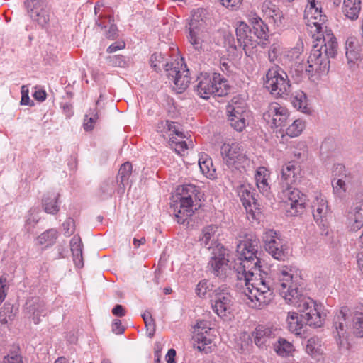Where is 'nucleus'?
Here are the masks:
<instances>
[{
	"label": "nucleus",
	"mask_w": 363,
	"mask_h": 363,
	"mask_svg": "<svg viewBox=\"0 0 363 363\" xmlns=\"http://www.w3.org/2000/svg\"><path fill=\"white\" fill-rule=\"evenodd\" d=\"M350 220L352 230H358L363 225V193L357 194L356 196L355 206L350 213Z\"/></svg>",
	"instance_id": "4be33fe9"
},
{
	"label": "nucleus",
	"mask_w": 363,
	"mask_h": 363,
	"mask_svg": "<svg viewBox=\"0 0 363 363\" xmlns=\"http://www.w3.org/2000/svg\"><path fill=\"white\" fill-rule=\"evenodd\" d=\"M62 230L66 236L71 235L74 231V221L72 218H68L62 223Z\"/></svg>",
	"instance_id": "603ef678"
},
{
	"label": "nucleus",
	"mask_w": 363,
	"mask_h": 363,
	"mask_svg": "<svg viewBox=\"0 0 363 363\" xmlns=\"http://www.w3.org/2000/svg\"><path fill=\"white\" fill-rule=\"evenodd\" d=\"M299 166L294 162L285 164L281 169V188L293 186L298 178Z\"/></svg>",
	"instance_id": "412c9836"
},
{
	"label": "nucleus",
	"mask_w": 363,
	"mask_h": 363,
	"mask_svg": "<svg viewBox=\"0 0 363 363\" xmlns=\"http://www.w3.org/2000/svg\"><path fill=\"white\" fill-rule=\"evenodd\" d=\"M131 173L132 164L128 162L123 164L118 170L117 177L118 182H120V184L124 187L128 184Z\"/></svg>",
	"instance_id": "a19ab883"
},
{
	"label": "nucleus",
	"mask_w": 363,
	"mask_h": 363,
	"mask_svg": "<svg viewBox=\"0 0 363 363\" xmlns=\"http://www.w3.org/2000/svg\"><path fill=\"white\" fill-rule=\"evenodd\" d=\"M58 237V232L56 229H49L37 238L38 244L49 247L52 245Z\"/></svg>",
	"instance_id": "4c0bfd02"
},
{
	"label": "nucleus",
	"mask_w": 363,
	"mask_h": 363,
	"mask_svg": "<svg viewBox=\"0 0 363 363\" xmlns=\"http://www.w3.org/2000/svg\"><path fill=\"white\" fill-rule=\"evenodd\" d=\"M334 178L332 180V186L334 194L342 198L345 194L354 190L359 186L358 177L347 169L342 164H337L334 170Z\"/></svg>",
	"instance_id": "6e6552de"
},
{
	"label": "nucleus",
	"mask_w": 363,
	"mask_h": 363,
	"mask_svg": "<svg viewBox=\"0 0 363 363\" xmlns=\"http://www.w3.org/2000/svg\"><path fill=\"white\" fill-rule=\"evenodd\" d=\"M336 54V47H313L308 58L306 72L311 75L327 73L330 68L329 58L335 57Z\"/></svg>",
	"instance_id": "1a4fd4ad"
},
{
	"label": "nucleus",
	"mask_w": 363,
	"mask_h": 363,
	"mask_svg": "<svg viewBox=\"0 0 363 363\" xmlns=\"http://www.w3.org/2000/svg\"><path fill=\"white\" fill-rule=\"evenodd\" d=\"M197 332L211 333V323L209 321L205 320H198L197 324Z\"/></svg>",
	"instance_id": "bf43d9fd"
},
{
	"label": "nucleus",
	"mask_w": 363,
	"mask_h": 363,
	"mask_svg": "<svg viewBox=\"0 0 363 363\" xmlns=\"http://www.w3.org/2000/svg\"><path fill=\"white\" fill-rule=\"evenodd\" d=\"M46 92L45 90L39 89L35 90L33 94V97L38 101H43L46 99Z\"/></svg>",
	"instance_id": "338daca9"
},
{
	"label": "nucleus",
	"mask_w": 363,
	"mask_h": 363,
	"mask_svg": "<svg viewBox=\"0 0 363 363\" xmlns=\"http://www.w3.org/2000/svg\"><path fill=\"white\" fill-rule=\"evenodd\" d=\"M229 262L228 250L223 245H217L211 252L207 270L214 277L225 281L232 273Z\"/></svg>",
	"instance_id": "9d476101"
},
{
	"label": "nucleus",
	"mask_w": 363,
	"mask_h": 363,
	"mask_svg": "<svg viewBox=\"0 0 363 363\" xmlns=\"http://www.w3.org/2000/svg\"><path fill=\"white\" fill-rule=\"evenodd\" d=\"M259 240L252 235H247L237 244L238 258L235 260L234 269L237 279L244 284V301L252 308L260 309L272 301V289H283L284 281H296L298 269L282 266L269 273L262 269L261 259L257 256Z\"/></svg>",
	"instance_id": "f257e3e1"
},
{
	"label": "nucleus",
	"mask_w": 363,
	"mask_h": 363,
	"mask_svg": "<svg viewBox=\"0 0 363 363\" xmlns=\"http://www.w3.org/2000/svg\"><path fill=\"white\" fill-rule=\"evenodd\" d=\"M359 48L360 47H346V57L350 67L361 59Z\"/></svg>",
	"instance_id": "79ce46f5"
},
{
	"label": "nucleus",
	"mask_w": 363,
	"mask_h": 363,
	"mask_svg": "<svg viewBox=\"0 0 363 363\" xmlns=\"http://www.w3.org/2000/svg\"><path fill=\"white\" fill-rule=\"evenodd\" d=\"M112 313L118 317H123L125 315V309L123 306L117 304L112 309Z\"/></svg>",
	"instance_id": "69168bd1"
},
{
	"label": "nucleus",
	"mask_w": 363,
	"mask_h": 363,
	"mask_svg": "<svg viewBox=\"0 0 363 363\" xmlns=\"http://www.w3.org/2000/svg\"><path fill=\"white\" fill-rule=\"evenodd\" d=\"M58 194H48L43 199V207L47 213L56 214L60 207L58 205Z\"/></svg>",
	"instance_id": "7c9ffc66"
},
{
	"label": "nucleus",
	"mask_w": 363,
	"mask_h": 363,
	"mask_svg": "<svg viewBox=\"0 0 363 363\" xmlns=\"http://www.w3.org/2000/svg\"><path fill=\"white\" fill-rule=\"evenodd\" d=\"M293 106L303 113H310L306 94L302 91H296L291 97Z\"/></svg>",
	"instance_id": "c756f323"
},
{
	"label": "nucleus",
	"mask_w": 363,
	"mask_h": 363,
	"mask_svg": "<svg viewBox=\"0 0 363 363\" xmlns=\"http://www.w3.org/2000/svg\"><path fill=\"white\" fill-rule=\"evenodd\" d=\"M200 191L193 184H185L177 188L175 199L179 201V208L174 209L175 216L179 223L184 222L194 213V203L200 200Z\"/></svg>",
	"instance_id": "39448f33"
},
{
	"label": "nucleus",
	"mask_w": 363,
	"mask_h": 363,
	"mask_svg": "<svg viewBox=\"0 0 363 363\" xmlns=\"http://www.w3.org/2000/svg\"><path fill=\"white\" fill-rule=\"evenodd\" d=\"M220 153L224 163L232 172L241 171L249 163L242 147L236 142L223 143L220 147Z\"/></svg>",
	"instance_id": "f8f14e48"
},
{
	"label": "nucleus",
	"mask_w": 363,
	"mask_h": 363,
	"mask_svg": "<svg viewBox=\"0 0 363 363\" xmlns=\"http://www.w3.org/2000/svg\"><path fill=\"white\" fill-rule=\"evenodd\" d=\"M6 278L1 277L0 278V304L4 301L6 296Z\"/></svg>",
	"instance_id": "680f3d73"
},
{
	"label": "nucleus",
	"mask_w": 363,
	"mask_h": 363,
	"mask_svg": "<svg viewBox=\"0 0 363 363\" xmlns=\"http://www.w3.org/2000/svg\"><path fill=\"white\" fill-rule=\"evenodd\" d=\"M298 277L296 281L292 280L284 281L286 285L283 289H272V298L274 291L285 299L287 303L297 308L299 315L296 313H289L286 322L289 330L296 334H301L304 324L314 328L323 325V318L320 313L321 306L318 305L312 298L300 294L298 286L300 285L301 276L298 269Z\"/></svg>",
	"instance_id": "f03ea898"
},
{
	"label": "nucleus",
	"mask_w": 363,
	"mask_h": 363,
	"mask_svg": "<svg viewBox=\"0 0 363 363\" xmlns=\"http://www.w3.org/2000/svg\"><path fill=\"white\" fill-rule=\"evenodd\" d=\"M233 298L228 289L219 288L214 291L211 300L213 311L225 320H230L232 315Z\"/></svg>",
	"instance_id": "4468645a"
},
{
	"label": "nucleus",
	"mask_w": 363,
	"mask_h": 363,
	"mask_svg": "<svg viewBox=\"0 0 363 363\" xmlns=\"http://www.w3.org/2000/svg\"><path fill=\"white\" fill-rule=\"evenodd\" d=\"M101 4L99 2L96 3L94 6V14L96 16L95 18V25L96 27L102 29H106L107 27L113 23V18L111 15L99 14Z\"/></svg>",
	"instance_id": "72a5a7b5"
},
{
	"label": "nucleus",
	"mask_w": 363,
	"mask_h": 363,
	"mask_svg": "<svg viewBox=\"0 0 363 363\" xmlns=\"http://www.w3.org/2000/svg\"><path fill=\"white\" fill-rule=\"evenodd\" d=\"M214 335L211 333L197 332L194 337V347L199 351L208 353L211 351Z\"/></svg>",
	"instance_id": "393cba45"
},
{
	"label": "nucleus",
	"mask_w": 363,
	"mask_h": 363,
	"mask_svg": "<svg viewBox=\"0 0 363 363\" xmlns=\"http://www.w3.org/2000/svg\"><path fill=\"white\" fill-rule=\"evenodd\" d=\"M264 86L276 97L284 98L291 92V86L287 74L278 67H272L268 69Z\"/></svg>",
	"instance_id": "0eeeda50"
},
{
	"label": "nucleus",
	"mask_w": 363,
	"mask_h": 363,
	"mask_svg": "<svg viewBox=\"0 0 363 363\" xmlns=\"http://www.w3.org/2000/svg\"><path fill=\"white\" fill-rule=\"evenodd\" d=\"M312 211L315 222L324 225V222L330 213V208L328 201L322 195L315 197L312 204Z\"/></svg>",
	"instance_id": "6ab92c4d"
},
{
	"label": "nucleus",
	"mask_w": 363,
	"mask_h": 363,
	"mask_svg": "<svg viewBox=\"0 0 363 363\" xmlns=\"http://www.w3.org/2000/svg\"><path fill=\"white\" fill-rule=\"evenodd\" d=\"M99 120V111L96 107L89 108L86 113L83 122V128L86 131H91L94 129L95 124Z\"/></svg>",
	"instance_id": "e433bc0d"
},
{
	"label": "nucleus",
	"mask_w": 363,
	"mask_h": 363,
	"mask_svg": "<svg viewBox=\"0 0 363 363\" xmlns=\"http://www.w3.org/2000/svg\"><path fill=\"white\" fill-rule=\"evenodd\" d=\"M269 177V171L264 167H259L255 174L257 186L259 191L265 196L269 194L270 190V187L268 184Z\"/></svg>",
	"instance_id": "c85d7f7f"
},
{
	"label": "nucleus",
	"mask_w": 363,
	"mask_h": 363,
	"mask_svg": "<svg viewBox=\"0 0 363 363\" xmlns=\"http://www.w3.org/2000/svg\"><path fill=\"white\" fill-rule=\"evenodd\" d=\"M199 165L202 173L207 177H213L214 176L215 169L213 168L212 160L207 155L200 156Z\"/></svg>",
	"instance_id": "ea45409f"
},
{
	"label": "nucleus",
	"mask_w": 363,
	"mask_h": 363,
	"mask_svg": "<svg viewBox=\"0 0 363 363\" xmlns=\"http://www.w3.org/2000/svg\"><path fill=\"white\" fill-rule=\"evenodd\" d=\"M218 227L215 225H210L202 230L201 236L199 238L201 245L211 252L217 245H222L218 242Z\"/></svg>",
	"instance_id": "aec40b11"
},
{
	"label": "nucleus",
	"mask_w": 363,
	"mask_h": 363,
	"mask_svg": "<svg viewBox=\"0 0 363 363\" xmlns=\"http://www.w3.org/2000/svg\"><path fill=\"white\" fill-rule=\"evenodd\" d=\"M163 124L167 125L166 134H168L170 138L174 137V135H176L183 139L185 137L184 133L179 130L174 122L164 121Z\"/></svg>",
	"instance_id": "de8ad7c7"
},
{
	"label": "nucleus",
	"mask_w": 363,
	"mask_h": 363,
	"mask_svg": "<svg viewBox=\"0 0 363 363\" xmlns=\"http://www.w3.org/2000/svg\"><path fill=\"white\" fill-rule=\"evenodd\" d=\"M308 6L304 11V18L310 33L318 30L327 21V16L322 13L321 9L316 6L315 0H307Z\"/></svg>",
	"instance_id": "dca6fc26"
},
{
	"label": "nucleus",
	"mask_w": 363,
	"mask_h": 363,
	"mask_svg": "<svg viewBox=\"0 0 363 363\" xmlns=\"http://www.w3.org/2000/svg\"><path fill=\"white\" fill-rule=\"evenodd\" d=\"M274 350L278 355L286 357L291 355L294 347L291 342L284 338L280 337L277 342L274 344Z\"/></svg>",
	"instance_id": "f704fd0d"
},
{
	"label": "nucleus",
	"mask_w": 363,
	"mask_h": 363,
	"mask_svg": "<svg viewBox=\"0 0 363 363\" xmlns=\"http://www.w3.org/2000/svg\"><path fill=\"white\" fill-rule=\"evenodd\" d=\"M209 285L207 281H201L196 286V293L199 297H204L208 291Z\"/></svg>",
	"instance_id": "4d7b16f0"
},
{
	"label": "nucleus",
	"mask_w": 363,
	"mask_h": 363,
	"mask_svg": "<svg viewBox=\"0 0 363 363\" xmlns=\"http://www.w3.org/2000/svg\"><path fill=\"white\" fill-rule=\"evenodd\" d=\"M262 11L264 15L269 18V20L279 26L281 24L283 18L282 12L279 8L273 4L271 1H265L262 5Z\"/></svg>",
	"instance_id": "a878e982"
},
{
	"label": "nucleus",
	"mask_w": 363,
	"mask_h": 363,
	"mask_svg": "<svg viewBox=\"0 0 363 363\" xmlns=\"http://www.w3.org/2000/svg\"><path fill=\"white\" fill-rule=\"evenodd\" d=\"M238 194L247 211L250 213L252 212V208L259 209V204L255 199V195L250 191V186L241 185L238 189Z\"/></svg>",
	"instance_id": "b1692460"
},
{
	"label": "nucleus",
	"mask_w": 363,
	"mask_h": 363,
	"mask_svg": "<svg viewBox=\"0 0 363 363\" xmlns=\"http://www.w3.org/2000/svg\"><path fill=\"white\" fill-rule=\"evenodd\" d=\"M228 120L232 128L238 132L242 131L246 127V117L247 114H236L233 113H226Z\"/></svg>",
	"instance_id": "c9c22d12"
},
{
	"label": "nucleus",
	"mask_w": 363,
	"mask_h": 363,
	"mask_svg": "<svg viewBox=\"0 0 363 363\" xmlns=\"http://www.w3.org/2000/svg\"><path fill=\"white\" fill-rule=\"evenodd\" d=\"M361 0H344L342 12L347 18L357 20L361 11Z\"/></svg>",
	"instance_id": "bb28decb"
},
{
	"label": "nucleus",
	"mask_w": 363,
	"mask_h": 363,
	"mask_svg": "<svg viewBox=\"0 0 363 363\" xmlns=\"http://www.w3.org/2000/svg\"><path fill=\"white\" fill-rule=\"evenodd\" d=\"M26 313L34 324L40 323V317H45L48 308L45 302L38 297H32L26 303Z\"/></svg>",
	"instance_id": "a211bd4d"
},
{
	"label": "nucleus",
	"mask_w": 363,
	"mask_h": 363,
	"mask_svg": "<svg viewBox=\"0 0 363 363\" xmlns=\"http://www.w3.org/2000/svg\"><path fill=\"white\" fill-rule=\"evenodd\" d=\"M169 144L171 148L180 155H182L188 149V145L185 141L178 140L175 137L169 138Z\"/></svg>",
	"instance_id": "c03bdc74"
},
{
	"label": "nucleus",
	"mask_w": 363,
	"mask_h": 363,
	"mask_svg": "<svg viewBox=\"0 0 363 363\" xmlns=\"http://www.w3.org/2000/svg\"><path fill=\"white\" fill-rule=\"evenodd\" d=\"M255 345L260 349H266L269 345L270 340L274 337L272 329L259 325L252 333Z\"/></svg>",
	"instance_id": "5701e85b"
},
{
	"label": "nucleus",
	"mask_w": 363,
	"mask_h": 363,
	"mask_svg": "<svg viewBox=\"0 0 363 363\" xmlns=\"http://www.w3.org/2000/svg\"><path fill=\"white\" fill-rule=\"evenodd\" d=\"M281 198L288 202L289 216H296L303 213L307 201L306 196L293 186L281 188Z\"/></svg>",
	"instance_id": "ddd939ff"
},
{
	"label": "nucleus",
	"mask_w": 363,
	"mask_h": 363,
	"mask_svg": "<svg viewBox=\"0 0 363 363\" xmlns=\"http://www.w3.org/2000/svg\"><path fill=\"white\" fill-rule=\"evenodd\" d=\"M206 11L203 9L194 10L188 24L189 40L191 45L207 43L209 34L206 30Z\"/></svg>",
	"instance_id": "9b49d317"
},
{
	"label": "nucleus",
	"mask_w": 363,
	"mask_h": 363,
	"mask_svg": "<svg viewBox=\"0 0 363 363\" xmlns=\"http://www.w3.org/2000/svg\"><path fill=\"white\" fill-rule=\"evenodd\" d=\"M14 316L13 306L10 303H5L0 311V322L2 324H6L9 320H13Z\"/></svg>",
	"instance_id": "a18cd8bd"
},
{
	"label": "nucleus",
	"mask_w": 363,
	"mask_h": 363,
	"mask_svg": "<svg viewBox=\"0 0 363 363\" xmlns=\"http://www.w3.org/2000/svg\"><path fill=\"white\" fill-rule=\"evenodd\" d=\"M323 28L322 27L318 30H313V33H310L314 40L313 43L315 44L313 45H335L337 42L333 33L330 30L323 32Z\"/></svg>",
	"instance_id": "cd10ccee"
},
{
	"label": "nucleus",
	"mask_w": 363,
	"mask_h": 363,
	"mask_svg": "<svg viewBox=\"0 0 363 363\" xmlns=\"http://www.w3.org/2000/svg\"><path fill=\"white\" fill-rule=\"evenodd\" d=\"M39 217L38 216L30 213L25 224V228L28 232H30L35 227V224L38 222Z\"/></svg>",
	"instance_id": "13d9d810"
},
{
	"label": "nucleus",
	"mask_w": 363,
	"mask_h": 363,
	"mask_svg": "<svg viewBox=\"0 0 363 363\" xmlns=\"http://www.w3.org/2000/svg\"><path fill=\"white\" fill-rule=\"evenodd\" d=\"M264 245L274 244L277 240H281L277 233L273 230H267L264 232L263 237Z\"/></svg>",
	"instance_id": "8fccbe9b"
},
{
	"label": "nucleus",
	"mask_w": 363,
	"mask_h": 363,
	"mask_svg": "<svg viewBox=\"0 0 363 363\" xmlns=\"http://www.w3.org/2000/svg\"><path fill=\"white\" fill-rule=\"evenodd\" d=\"M246 102L239 96L233 97L226 106V113L247 114Z\"/></svg>",
	"instance_id": "473e14b6"
},
{
	"label": "nucleus",
	"mask_w": 363,
	"mask_h": 363,
	"mask_svg": "<svg viewBox=\"0 0 363 363\" xmlns=\"http://www.w3.org/2000/svg\"><path fill=\"white\" fill-rule=\"evenodd\" d=\"M265 250L275 259L284 260L287 252L282 240H277L274 244L264 245Z\"/></svg>",
	"instance_id": "2f4dec72"
},
{
	"label": "nucleus",
	"mask_w": 363,
	"mask_h": 363,
	"mask_svg": "<svg viewBox=\"0 0 363 363\" xmlns=\"http://www.w3.org/2000/svg\"><path fill=\"white\" fill-rule=\"evenodd\" d=\"M319 347L318 340L316 338L312 337L307 340L306 351L311 356L315 357L318 354Z\"/></svg>",
	"instance_id": "09e8293b"
},
{
	"label": "nucleus",
	"mask_w": 363,
	"mask_h": 363,
	"mask_svg": "<svg viewBox=\"0 0 363 363\" xmlns=\"http://www.w3.org/2000/svg\"><path fill=\"white\" fill-rule=\"evenodd\" d=\"M305 128V123L301 120H295L286 129V134L290 137H296Z\"/></svg>",
	"instance_id": "37998d69"
},
{
	"label": "nucleus",
	"mask_w": 363,
	"mask_h": 363,
	"mask_svg": "<svg viewBox=\"0 0 363 363\" xmlns=\"http://www.w3.org/2000/svg\"><path fill=\"white\" fill-rule=\"evenodd\" d=\"M289 116L288 109L277 102L271 103L263 114L264 119L276 128L285 127Z\"/></svg>",
	"instance_id": "2eb2a0df"
},
{
	"label": "nucleus",
	"mask_w": 363,
	"mask_h": 363,
	"mask_svg": "<svg viewBox=\"0 0 363 363\" xmlns=\"http://www.w3.org/2000/svg\"><path fill=\"white\" fill-rule=\"evenodd\" d=\"M197 81L196 91L201 98L208 99L213 94L222 96L228 93L227 81L220 74L201 73Z\"/></svg>",
	"instance_id": "423d86ee"
},
{
	"label": "nucleus",
	"mask_w": 363,
	"mask_h": 363,
	"mask_svg": "<svg viewBox=\"0 0 363 363\" xmlns=\"http://www.w3.org/2000/svg\"><path fill=\"white\" fill-rule=\"evenodd\" d=\"M104 36L106 38L111 40H114L118 37V28L113 23H112L110 26H108V30H105Z\"/></svg>",
	"instance_id": "6e6d98bb"
},
{
	"label": "nucleus",
	"mask_w": 363,
	"mask_h": 363,
	"mask_svg": "<svg viewBox=\"0 0 363 363\" xmlns=\"http://www.w3.org/2000/svg\"><path fill=\"white\" fill-rule=\"evenodd\" d=\"M163 60L164 57L161 55H152L150 57L152 67L155 69H160L161 67H164L167 78L173 82L178 92L182 93L189 86L191 81L189 70L184 64V59L181 57L179 60L166 63H164Z\"/></svg>",
	"instance_id": "20e7f679"
},
{
	"label": "nucleus",
	"mask_w": 363,
	"mask_h": 363,
	"mask_svg": "<svg viewBox=\"0 0 363 363\" xmlns=\"http://www.w3.org/2000/svg\"><path fill=\"white\" fill-rule=\"evenodd\" d=\"M176 351L174 349H169L166 355L167 363H176Z\"/></svg>",
	"instance_id": "774afa93"
},
{
	"label": "nucleus",
	"mask_w": 363,
	"mask_h": 363,
	"mask_svg": "<svg viewBox=\"0 0 363 363\" xmlns=\"http://www.w3.org/2000/svg\"><path fill=\"white\" fill-rule=\"evenodd\" d=\"M1 363H23L19 347H14L5 356Z\"/></svg>",
	"instance_id": "49530a36"
},
{
	"label": "nucleus",
	"mask_w": 363,
	"mask_h": 363,
	"mask_svg": "<svg viewBox=\"0 0 363 363\" xmlns=\"http://www.w3.org/2000/svg\"><path fill=\"white\" fill-rule=\"evenodd\" d=\"M113 333L119 335L124 332V328L122 326L121 321L118 319H115L112 324Z\"/></svg>",
	"instance_id": "e2e57ef3"
},
{
	"label": "nucleus",
	"mask_w": 363,
	"mask_h": 363,
	"mask_svg": "<svg viewBox=\"0 0 363 363\" xmlns=\"http://www.w3.org/2000/svg\"><path fill=\"white\" fill-rule=\"evenodd\" d=\"M23 4L30 17L39 25L45 26L49 23V12L43 8V3L40 0H25Z\"/></svg>",
	"instance_id": "f3484780"
},
{
	"label": "nucleus",
	"mask_w": 363,
	"mask_h": 363,
	"mask_svg": "<svg viewBox=\"0 0 363 363\" xmlns=\"http://www.w3.org/2000/svg\"><path fill=\"white\" fill-rule=\"evenodd\" d=\"M74 262L78 268H82L84 265L82 251L78 253H72Z\"/></svg>",
	"instance_id": "0e129e2a"
},
{
	"label": "nucleus",
	"mask_w": 363,
	"mask_h": 363,
	"mask_svg": "<svg viewBox=\"0 0 363 363\" xmlns=\"http://www.w3.org/2000/svg\"><path fill=\"white\" fill-rule=\"evenodd\" d=\"M250 33L248 26L245 23H241L236 29L237 40L238 45H252L251 39L248 37L247 33Z\"/></svg>",
	"instance_id": "58836bf2"
},
{
	"label": "nucleus",
	"mask_w": 363,
	"mask_h": 363,
	"mask_svg": "<svg viewBox=\"0 0 363 363\" xmlns=\"http://www.w3.org/2000/svg\"><path fill=\"white\" fill-rule=\"evenodd\" d=\"M103 198L111 196L114 193V182L113 180L104 182L100 187Z\"/></svg>",
	"instance_id": "3c124183"
},
{
	"label": "nucleus",
	"mask_w": 363,
	"mask_h": 363,
	"mask_svg": "<svg viewBox=\"0 0 363 363\" xmlns=\"http://www.w3.org/2000/svg\"><path fill=\"white\" fill-rule=\"evenodd\" d=\"M144 322L145 324V328H146V330L147 333V335L150 338H152L154 336V335L155 333V330H156V325H155V320L154 319H152V320L148 319V320H146Z\"/></svg>",
	"instance_id": "052dcab7"
},
{
	"label": "nucleus",
	"mask_w": 363,
	"mask_h": 363,
	"mask_svg": "<svg viewBox=\"0 0 363 363\" xmlns=\"http://www.w3.org/2000/svg\"><path fill=\"white\" fill-rule=\"evenodd\" d=\"M350 328L355 335L363 337V305L356 306L352 311L344 306L335 313L332 333L338 344L347 337Z\"/></svg>",
	"instance_id": "7ed1b4c3"
},
{
	"label": "nucleus",
	"mask_w": 363,
	"mask_h": 363,
	"mask_svg": "<svg viewBox=\"0 0 363 363\" xmlns=\"http://www.w3.org/2000/svg\"><path fill=\"white\" fill-rule=\"evenodd\" d=\"M82 242L79 236H74L70 241L72 253H78L82 251Z\"/></svg>",
	"instance_id": "5fc2aeb1"
},
{
	"label": "nucleus",
	"mask_w": 363,
	"mask_h": 363,
	"mask_svg": "<svg viewBox=\"0 0 363 363\" xmlns=\"http://www.w3.org/2000/svg\"><path fill=\"white\" fill-rule=\"evenodd\" d=\"M108 60L113 66L123 67L126 65L125 57L121 55L110 56Z\"/></svg>",
	"instance_id": "864d4df0"
}]
</instances>
